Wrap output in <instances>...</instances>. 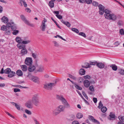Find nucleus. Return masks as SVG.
<instances>
[{"mask_svg":"<svg viewBox=\"0 0 124 124\" xmlns=\"http://www.w3.org/2000/svg\"><path fill=\"white\" fill-rule=\"evenodd\" d=\"M17 46L18 48L20 49L25 48L26 45L24 44H22L21 43L18 44L17 45Z\"/></svg>","mask_w":124,"mask_h":124,"instance_id":"nucleus-16","label":"nucleus"},{"mask_svg":"<svg viewBox=\"0 0 124 124\" xmlns=\"http://www.w3.org/2000/svg\"><path fill=\"white\" fill-rule=\"evenodd\" d=\"M25 64L28 66H31L32 63V60L31 58L27 57L25 60Z\"/></svg>","mask_w":124,"mask_h":124,"instance_id":"nucleus-5","label":"nucleus"},{"mask_svg":"<svg viewBox=\"0 0 124 124\" xmlns=\"http://www.w3.org/2000/svg\"><path fill=\"white\" fill-rule=\"evenodd\" d=\"M72 124H79L78 121H74L72 122Z\"/></svg>","mask_w":124,"mask_h":124,"instance_id":"nucleus-64","label":"nucleus"},{"mask_svg":"<svg viewBox=\"0 0 124 124\" xmlns=\"http://www.w3.org/2000/svg\"><path fill=\"white\" fill-rule=\"evenodd\" d=\"M14 91L15 93L19 92L20 91V89L18 88H15L14 89Z\"/></svg>","mask_w":124,"mask_h":124,"instance_id":"nucleus-61","label":"nucleus"},{"mask_svg":"<svg viewBox=\"0 0 124 124\" xmlns=\"http://www.w3.org/2000/svg\"><path fill=\"white\" fill-rule=\"evenodd\" d=\"M60 113V111L57 107L53 111V114L55 116L57 115Z\"/></svg>","mask_w":124,"mask_h":124,"instance_id":"nucleus-15","label":"nucleus"},{"mask_svg":"<svg viewBox=\"0 0 124 124\" xmlns=\"http://www.w3.org/2000/svg\"><path fill=\"white\" fill-rule=\"evenodd\" d=\"M36 67L35 66H30L28 68V71L30 72L33 71L35 69Z\"/></svg>","mask_w":124,"mask_h":124,"instance_id":"nucleus-14","label":"nucleus"},{"mask_svg":"<svg viewBox=\"0 0 124 124\" xmlns=\"http://www.w3.org/2000/svg\"><path fill=\"white\" fill-rule=\"evenodd\" d=\"M69 77L72 78V79H74V80H75L76 79V78L74 76H73L72 75H70V74H69Z\"/></svg>","mask_w":124,"mask_h":124,"instance_id":"nucleus-63","label":"nucleus"},{"mask_svg":"<svg viewBox=\"0 0 124 124\" xmlns=\"http://www.w3.org/2000/svg\"><path fill=\"white\" fill-rule=\"evenodd\" d=\"M110 67L112 68V69L114 71H116L117 70V66L115 64H113L112 65H110Z\"/></svg>","mask_w":124,"mask_h":124,"instance_id":"nucleus-31","label":"nucleus"},{"mask_svg":"<svg viewBox=\"0 0 124 124\" xmlns=\"http://www.w3.org/2000/svg\"><path fill=\"white\" fill-rule=\"evenodd\" d=\"M29 26H30L32 27H34V25L32 23H30L28 21L27 23L26 24Z\"/></svg>","mask_w":124,"mask_h":124,"instance_id":"nucleus-49","label":"nucleus"},{"mask_svg":"<svg viewBox=\"0 0 124 124\" xmlns=\"http://www.w3.org/2000/svg\"><path fill=\"white\" fill-rule=\"evenodd\" d=\"M90 90L91 91L93 92L94 91V88L93 85H91L89 87Z\"/></svg>","mask_w":124,"mask_h":124,"instance_id":"nucleus-58","label":"nucleus"},{"mask_svg":"<svg viewBox=\"0 0 124 124\" xmlns=\"http://www.w3.org/2000/svg\"><path fill=\"white\" fill-rule=\"evenodd\" d=\"M89 119L93 122L97 124H100V123L97 120L95 119L94 117L91 115L89 116Z\"/></svg>","mask_w":124,"mask_h":124,"instance_id":"nucleus-6","label":"nucleus"},{"mask_svg":"<svg viewBox=\"0 0 124 124\" xmlns=\"http://www.w3.org/2000/svg\"><path fill=\"white\" fill-rule=\"evenodd\" d=\"M87 4H91L92 2V0H85V2Z\"/></svg>","mask_w":124,"mask_h":124,"instance_id":"nucleus-56","label":"nucleus"},{"mask_svg":"<svg viewBox=\"0 0 124 124\" xmlns=\"http://www.w3.org/2000/svg\"><path fill=\"white\" fill-rule=\"evenodd\" d=\"M105 10H99V14L101 15H102L104 12L105 13Z\"/></svg>","mask_w":124,"mask_h":124,"instance_id":"nucleus-55","label":"nucleus"},{"mask_svg":"<svg viewBox=\"0 0 124 124\" xmlns=\"http://www.w3.org/2000/svg\"><path fill=\"white\" fill-rule=\"evenodd\" d=\"M57 108L59 110L60 112H61L63 111L65 108V106L63 105H60L58 106Z\"/></svg>","mask_w":124,"mask_h":124,"instance_id":"nucleus-18","label":"nucleus"},{"mask_svg":"<svg viewBox=\"0 0 124 124\" xmlns=\"http://www.w3.org/2000/svg\"><path fill=\"white\" fill-rule=\"evenodd\" d=\"M110 118L109 119L111 120H114L115 119V115L112 112H111L110 113Z\"/></svg>","mask_w":124,"mask_h":124,"instance_id":"nucleus-21","label":"nucleus"},{"mask_svg":"<svg viewBox=\"0 0 124 124\" xmlns=\"http://www.w3.org/2000/svg\"><path fill=\"white\" fill-rule=\"evenodd\" d=\"M28 53V51L26 48H23L21 50V53L22 54V55H23L26 54Z\"/></svg>","mask_w":124,"mask_h":124,"instance_id":"nucleus-13","label":"nucleus"},{"mask_svg":"<svg viewBox=\"0 0 124 124\" xmlns=\"http://www.w3.org/2000/svg\"><path fill=\"white\" fill-rule=\"evenodd\" d=\"M97 62L96 61H95V62H90V66L91 65H96L97 66Z\"/></svg>","mask_w":124,"mask_h":124,"instance_id":"nucleus-48","label":"nucleus"},{"mask_svg":"<svg viewBox=\"0 0 124 124\" xmlns=\"http://www.w3.org/2000/svg\"><path fill=\"white\" fill-rule=\"evenodd\" d=\"M31 55L32 57L34 59H36L37 58V53H33L32 52L31 53Z\"/></svg>","mask_w":124,"mask_h":124,"instance_id":"nucleus-40","label":"nucleus"},{"mask_svg":"<svg viewBox=\"0 0 124 124\" xmlns=\"http://www.w3.org/2000/svg\"><path fill=\"white\" fill-rule=\"evenodd\" d=\"M61 21L62 23L66 25L68 27H70L71 24L68 22L64 21V20H61Z\"/></svg>","mask_w":124,"mask_h":124,"instance_id":"nucleus-19","label":"nucleus"},{"mask_svg":"<svg viewBox=\"0 0 124 124\" xmlns=\"http://www.w3.org/2000/svg\"><path fill=\"white\" fill-rule=\"evenodd\" d=\"M84 86L86 88L88 87L90 85V82L88 80L85 79L83 82Z\"/></svg>","mask_w":124,"mask_h":124,"instance_id":"nucleus-8","label":"nucleus"},{"mask_svg":"<svg viewBox=\"0 0 124 124\" xmlns=\"http://www.w3.org/2000/svg\"><path fill=\"white\" fill-rule=\"evenodd\" d=\"M117 26L120 28H121V27L123 26L124 25V22L122 20H119L117 22Z\"/></svg>","mask_w":124,"mask_h":124,"instance_id":"nucleus-9","label":"nucleus"},{"mask_svg":"<svg viewBox=\"0 0 124 124\" xmlns=\"http://www.w3.org/2000/svg\"><path fill=\"white\" fill-rule=\"evenodd\" d=\"M11 71L10 69L9 68H7L4 70V73L6 74H8L11 72Z\"/></svg>","mask_w":124,"mask_h":124,"instance_id":"nucleus-37","label":"nucleus"},{"mask_svg":"<svg viewBox=\"0 0 124 124\" xmlns=\"http://www.w3.org/2000/svg\"><path fill=\"white\" fill-rule=\"evenodd\" d=\"M97 66L100 69H103L105 65L102 62H97Z\"/></svg>","mask_w":124,"mask_h":124,"instance_id":"nucleus-10","label":"nucleus"},{"mask_svg":"<svg viewBox=\"0 0 124 124\" xmlns=\"http://www.w3.org/2000/svg\"><path fill=\"white\" fill-rule=\"evenodd\" d=\"M120 33L121 35H124V30L123 29H120L119 30Z\"/></svg>","mask_w":124,"mask_h":124,"instance_id":"nucleus-46","label":"nucleus"},{"mask_svg":"<svg viewBox=\"0 0 124 124\" xmlns=\"http://www.w3.org/2000/svg\"><path fill=\"white\" fill-rule=\"evenodd\" d=\"M25 111L26 113L28 115H30L31 114V112L27 109H25Z\"/></svg>","mask_w":124,"mask_h":124,"instance_id":"nucleus-54","label":"nucleus"},{"mask_svg":"<svg viewBox=\"0 0 124 124\" xmlns=\"http://www.w3.org/2000/svg\"><path fill=\"white\" fill-rule=\"evenodd\" d=\"M78 34L79 35L85 38L86 37V35L85 33L82 32H80Z\"/></svg>","mask_w":124,"mask_h":124,"instance_id":"nucleus-45","label":"nucleus"},{"mask_svg":"<svg viewBox=\"0 0 124 124\" xmlns=\"http://www.w3.org/2000/svg\"><path fill=\"white\" fill-rule=\"evenodd\" d=\"M1 20L2 22L5 23H7L8 21V18L5 16H3Z\"/></svg>","mask_w":124,"mask_h":124,"instance_id":"nucleus-11","label":"nucleus"},{"mask_svg":"<svg viewBox=\"0 0 124 124\" xmlns=\"http://www.w3.org/2000/svg\"><path fill=\"white\" fill-rule=\"evenodd\" d=\"M15 74V73L13 71H11V72L8 74V77L11 78L13 77Z\"/></svg>","mask_w":124,"mask_h":124,"instance_id":"nucleus-22","label":"nucleus"},{"mask_svg":"<svg viewBox=\"0 0 124 124\" xmlns=\"http://www.w3.org/2000/svg\"><path fill=\"white\" fill-rule=\"evenodd\" d=\"M85 70L83 69H81L79 70V73L81 75H84L85 74Z\"/></svg>","mask_w":124,"mask_h":124,"instance_id":"nucleus-27","label":"nucleus"},{"mask_svg":"<svg viewBox=\"0 0 124 124\" xmlns=\"http://www.w3.org/2000/svg\"><path fill=\"white\" fill-rule=\"evenodd\" d=\"M119 73L121 75H123L124 74V70L122 69H121L120 71L119 72Z\"/></svg>","mask_w":124,"mask_h":124,"instance_id":"nucleus-60","label":"nucleus"},{"mask_svg":"<svg viewBox=\"0 0 124 124\" xmlns=\"http://www.w3.org/2000/svg\"><path fill=\"white\" fill-rule=\"evenodd\" d=\"M103 106V104L101 101H100L99 103V105L98 106V108H101Z\"/></svg>","mask_w":124,"mask_h":124,"instance_id":"nucleus-50","label":"nucleus"},{"mask_svg":"<svg viewBox=\"0 0 124 124\" xmlns=\"http://www.w3.org/2000/svg\"><path fill=\"white\" fill-rule=\"evenodd\" d=\"M82 67L83 68H90L91 66H90V63L88 62H85L84 64V65H82Z\"/></svg>","mask_w":124,"mask_h":124,"instance_id":"nucleus-20","label":"nucleus"},{"mask_svg":"<svg viewBox=\"0 0 124 124\" xmlns=\"http://www.w3.org/2000/svg\"><path fill=\"white\" fill-rule=\"evenodd\" d=\"M41 30L43 31H44L45 30L46 28V26L44 22H42L41 25Z\"/></svg>","mask_w":124,"mask_h":124,"instance_id":"nucleus-34","label":"nucleus"},{"mask_svg":"<svg viewBox=\"0 0 124 124\" xmlns=\"http://www.w3.org/2000/svg\"><path fill=\"white\" fill-rule=\"evenodd\" d=\"M16 74L19 76H22L23 75L22 71L20 70H18L16 72Z\"/></svg>","mask_w":124,"mask_h":124,"instance_id":"nucleus-29","label":"nucleus"},{"mask_svg":"<svg viewBox=\"0 0 124 124\" xmlns=\"http://www.w3.org/2000/svg\"><path fill=\"white\" fill-rule=\"evenodd\" d=\"M16 41L17 42L18 44H21V42L22 41V40L21 39V38L19 37H17L16 38Z\"/></svg>","mask_w":124,"mask_h":124,"instance_id":"nucleus-25","label":"nucleus"},{"mask_svg":"<svg viewBox=\"0 0 124 124\" xmlns=\"http://www.w3.org/2000/svg\"><path fill=\"white\" fill-rule=\"evenodd\" d=\"M21 42L22 44H26L29 43L31 41L29 40H26L25 39H24Z\"/></svg>","mask_w":124,"mask_h":124,"instance_id":"nucleus-26","label":"nucleus"},{"mask_svg":"<svg viewBox=\"0 0 124 124\" xmlns=\"http://www.w3.org/2000/svg\"><path fill=\"white\" fill-rule=\"evenodd\" d=\"M11 29L13 31L16 30L17 29L16 25L14 23V24L12 25L11 27Z\"/></svg>","mask_w":124,"mask_h":124,"instance_id":"nucleus-38","label":"nucleus"},{"mask_svg":"<svg viewBox=\"0 0 124 124\" xmlns=\"http://www.w3.org/2000/svg\"><path fill=\"white\" fill-rule=\"evenodd\" d=\"M14 31L12 32V34L14 35H16L19 32V31L18 30H15L13 31Z\"/></svg>","mask_w":124,"mask_h":124,"instance_id":"nucleus-53","label":"nucleus"},{"mask_svg":"<svg viewBox=\"0 0 124 124\" xmlns=\"http://www.w3.org/2000/svg\"><path fill=\"white\" fill-rule=\"evenodd\" d=\"M31 100L28 101L25 104V106L29 108H33V105Z\"/></svg>","mask_w":124,"mask_h":124,"instance_id":"nucleus-7","label":"nucleus"},{"mask_svg":"<svg viewBox=\"0 0 124 124\" xmlns=\"http://www.w3.org/2000/svg\"><path fill=\"white\" fill-rule=\"evenodd\" d=\"M98 7L99 10H104L105 7L101 4H99L98 5Z\"/></svg>","mask_w":124,"mask_h":124,"instance_id":"nucleus-36","label":"nucleus"},{"mask_svg":"<svg viewBox=\"0 0 124 124\" xmlns=\"http://www.w3.org/2000/svg\"><path fill=\"white\" fill-rule=\"evenodd\" d=\"M20 18L26 24L28 21L26 19L25 16L23 15H22L21 16Z\"/></svg>","mask_w":124,"mask_h":124,"instance_id":"nucleus-24","label":"nucleus"},{"mask_svg":"<svg viewBox=\"0 0 124 124\" xmlns=\"http://www.w3.org/2000/svg\"><path fill=\"white\" fill-rule=\"evenodd\" d=\"M21 67L23 71H26L27 70V67L26 65H22Z\"/></svg>","mask_w":124,"mask_h":124,"instance_id":"nucleus-30","label":"nucleus"},{"mask_svg":"<svg viewBox=\"0 0 124 124\" xmlns=\"http://www.w3.org/2000/svg\"><path fill=\"white\" fill-rule=\"evenodd\" d=\"M84 80V79L80 77L78 78V82L79 83H81L83 82Z\"/></svg>","mask_w":124,"mask_h":124,"instance_id":"nucleus-47","label":"nucleus"},{"mask_svg":"<svg viewBox=\"0 0 124 124\" xmlns=\"http://www.w3.org/2000/svg\"><path fill=\"white\" fill-rule=\"evenodd\" d=\"M76 91L78 93L79 95L80 96L81 98H82V99L84 100V101H85V102L88 105L89 104V103L86 100H85L84 98L82 96V95L81 94V93L79 92V91L78 90H77Z\"/></svg>","mask_w":124,"mask_h":124,"instance_id":"nucleus-17","label":"nucleus"},{"mask_svg":"<svg viewBox=\"0 0 124 124\" xmlns=\"http://www.w3.org/2000/svg\"><path fill=\"white\" fill-rule=\"evenodd\" d=\"M44 70V68L43 66L40 65L39 67L38 71L42 72Z\"/></svg>","mask_w":124,"mask_h":124,"instance_id":"nucleus-28","label":"nucleus"},{"mask_svg":"<svg viewBox=\"0 0 124 124\" xmlns=\"http://www.w3.org/2000/svg\"><path fill=\"white\" fill-rule=\"evenodd\" d=\"M110 12V11L106 9H105L104 16L105 18L108 19L115 21L117 18L116 16L113 14H111Z\"/></svg>","mask_w":124,"mask_h":124,"instance_id":"nucleus-1","label":"nucleus"},{"mask_svg":"<svg viewBox=\"0 0 124 124\" xmlns=\"http://www.w3.org/2000/svg\"><path fill=\"white\" fill-rule=\"evenodd\" d=\"M71 30L72 31L75 32L77 33H78L79 32L78 30V29L75 28H72L71 29Z\"/></svg>","mask_w":124,"mask_h":124,"instance_id":"nucleus-42","label":"nucleus"},{"mask_svg":"<svg viewBox=\"0 0 124 124\" xmlns=\"http://www.w3.org/2000/svg\"><path fill=\"white\" fill-rule=\"evenodd\" d=\"M56 16L58 19H62V16L60 15H56Z\"/></svg>","mask_w":124,"mask_h":124,"instance_id":"nucleus-62","label":"nucleus"},{"mask_svg":"<svg viewBox=\"0 0 124 124\" xmlns=\"http://www.w3.org/2000/svg\"><path fill=\"white\" fill-rule=\"evenodd\" d=\"M107 110V108L105 107H103L101 109V111L103 112H105Z\"/></svg>","mask_w":124,"mask_h":124,"instance_id":"nucleus-41","label":"nucleus"},{"mask_svg":"<svg viewBox=\"0 0 124 124\" xmlns=\"http://www.w3.org/2000/svg\"><path fill=\"white\" fill-rule=\"evenodd\" d=\"M32 103L36 106H37L39 104V97L38 94H36L32 96L31 101Z\"/></svg>","mask_w":124,"mask_h":124,"instance_id":"nucleus-2","label":"nucleus"},{"mask_svg":"<svg viewBox=\"0 0 124 124\" xmlns=\"http://www.w3.org/2000/svg\"><path fill=\"white\" fill-rule=\"evenodd\" d=\"M6 33L8 34H9L10 33V30L9 28H7V29L6 30Z\"/></svg>","mask_w":124,"mask_h":124,"instance_id":"nucleus-52","label":"nucleus"},{"mask_svg":"<svg viewBox=\"0 0 124 124\" xmlns=\"http://www.w3.org/2000/svg\"><path fill=\"white\" fill-rule=\"evenodd\" d=\"M14 23L13 22H11V23L10 22L7 23L6 24V27L8 28H10V27H11L12 25L14 24Z\"/></svg>","mask_w":124,"mask_h":124,"instance_id":"nucleus-33","label":"nucleus"},{"mask_svg":"<svg viewBox=\"0 0 124 124\" xmlns=\"http://www.w3.org/2000/svg\"><path fill=\"white\" fill-rule=\"evenodd\" d=\"M76 116L77 118L80 119L83 117V115L81 113H78L77 114Z\"/></svg>","mask_w":124,"mask_h":124,"instance_id":"nucleus-32","label":"nucleus"},{"mask_svg":"<svg viewBox=\"0 0 124 124\" xmlns=\"http://www.w3.org/2000/svg\"><path fill=\"white\" fill-rule=\"evenodd\" d=\"M56 81L54 83H50L45 85L44 88L48 90H51L52 88L55 86L56 84Z\"/></svg>","mask_w":124,"mask_h":124,"instance_id":"nucleus-4","label":"nucleus"},{"mask_svg":"<svg viewBox=\"0 0 124 124\" xmlns=\"http://www.w3.org/2000/svg\"><path fill=\"white\" fill-rule=\"evenodd\" d=\"M75 117L74 115L71 114L67 118L69 120L72 121L75 119Z\"/></svg>","mask_w":124,"mask_h":124,"instance_id":"nucleus-23","label":"nucleus"},{"mask_svg":"<svg viewBox=\"0 0 124 124\" xmlns=\"http://www.w3.org/2000/svg\"><path fill=\"white\" fill-rule=\"evenodd\" d=\"M49 5L51 8H53L54 6V2L52 1H50L49 3Z\"/></svg>","mask_w":124,"mask_h":124,"instance_id":"nucleus-35","label":"nucleus"},{"mask_svg":"<svg viewBox=\"0 0 124 124\" xmlns=\"http://www.w3.org/2000/svg\"><path fill=\"white\" fill-rule=\"evenodd\" d=\"M92 4L94 6H98V3L96 1H94L92 2Z\"/></svg>","mask_w":124,"mask_h":124,"instance_id":"nucleus-51","label":"nucleus"},{"mask_svg":"<svg viewBox=\"0 0 124 124\" xmlns=\"http://www.w3.org/2000/svg\"><path fill=\"white\" fill-rule=\"evenodd\" d=\"M56 97L57 99L61 100L62 101V103L64 105H66V107L68 108L70 107L66 99L63 97L62 95H57Z\"/></svg>","mask_w":124,"mask_h":124,"instance_id":"nucleus-3","label":"nucleus"},{"mask_svg":"<svg viewBox=\"0 0 124 124\" xmlns=\"http://www.w3.org/2000/svg\"><path fill=\"white\" fill-rule=\"evenodd\" d=\"M75 86L76 88L78 90H81L82 89V87L76 84L75 85Z\"/></svg>","mask_w":124,"mask_h":124,"instance_id":"nucleus-43","label":"nucleus"},{"mask_svg":"<svg viewBox=\"0 0 124 124\" xmlns=\"http://www.w3.org/2000/svg\"><path fill=\"white\" fill-rule=\"evenodd\" d=\"M5 112L8 115V116H9L10 117H12L14 119L15 118V117L14 116H12V115H11V114H10L8 112L6 111H5Z\"/></svg>","mask_w":124,"mask_h":124,"instance_id":"nucleus-57","label":"nucleus"},{"mask_svg":"<svg viewBox=\"0 0 124 124\" xmlns=\"http://www.w3.org/2000/svg\"><path fill=\"white\" fill-rule=\"evenodd\" d=\"M118 118L121 121L124 122V116H118Z\"/></svg>","mask_w":124,"mask_h":124,"instance_id":"nucleus-39","label":"nucleus"},{"mask_svg":"<svg viewBox=\"0 0 124 124\" xmlns=\"http://www.w3.org/2000/svg\"><path fill=\"white\" fill-rule=\"evenodd\" d=\"M84 77L85 79H90L91 78L88 75H87L85 76H84Z\"/></svg>","mask_w":124,"mask_h":124,"instance_id":"nucleus-59","label":"nucleus"},{"mask_svg":"<svg viewBox=\"0 0 124 124\" xmlns=\"http://www.w3.org/2000/svg\"><path fill=\"white\" fill-rule=\"evenodd\" d=\"M31 80L34 82L37 83H39V78L38 77L35 76L32 77Z\"/></svg>","mask_w":124,"mask_h":124,"instance_id":"nucleus-12","label":"nucleus"},{"mask_svg":"<svg viewBox=\"0 0 124 124\" xmlns=\"http://www.w3.org/2000/svg\"><path fill=\"white\" fill-rule=\"evenodd\" d=\"M7 28V27L6 26L3 25L1 27V29L2 30L5 31L6 30Z\"/></svg>","mask_w":124,"mask_h":124,"instance_id":"nucleus-44","label":"nucleus"}]
</instances>
